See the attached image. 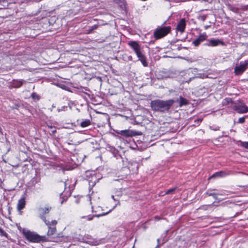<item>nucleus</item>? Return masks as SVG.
<instances>
[{
  "instance_id": "nucleus-1",
  "label": "nucleus",
  "mask_w": 248,
  "mask_h": 248,
  "mask_svg": "<svg viewBox=\"0 0 248 248\" xmlns=\"http://www.w3.org/2000/svg\"><path fill=\"white\" fill-rule=\"evenodd\" d=\"M174 102L173 99L166 101L155 100L151 101V107L154 110L165 112L170 109Z\"/></svg>"
},
{
  "instance_id": "nucleus-2",
  "label": "nucleus",
  "mask_w": 248,
  "mask_h": 248,
  "mask_svg": "<svg viewBox=\"0 0 248 248\" xmlns=\"http://www.w3.org/2000/svg\"><path fill=\"white\" fill-rule=\"evenodd\" d=\"M22 233L26 239L31 243H40L49 241L48 237L46 236H41L35 232L25 229H23Z\"/></svg>"
},
{
  "instance_id": "nucleus-3",
  "label": "nucleus",
  "mask_w": 248,
  "mask_h": 248,
  "mask_svg": "<svg viewBox=\"0 0 248 248\" xmlns=\"http://www.w3.org/2000/svg\"><path fill=\"white\" fill-rule=\"evenodd\" d=\"M128 45L133 49L142 65L145 67L147 66L148 63L146 62V59L141 51L140 45L135 41L129 42Z\"/></svg>"
},
{
  "instance_id": "nucleus-4",
  "label": "nucleus",
  "mask_w": 248,
  "mask_h": 248,
  "mask_svg": "<svg viewBox=\"0 0 248 248\" xmlns=\"http://www.w3.org/2000/svg\"><path fill=\"white\" fill-rule=\"evenodd\" d=\"M170 30L171 27L170 26L158 27L154 31V37L156 39H160L167 35Z\"/></svg>"
},
{
  "instance_id": "nucleus-5",
  "label": "nucleus",
  "mask_w": 248,
  "mask_h": 248,
  "mask_svg": "<svg viewBox=\"0 0 248 248\" xmlns=\"http://www.w3.org/2000/svg\"><path fill=\"white\" fill-rule=\"evenodd\" d=\"M248 66V60L240 62L234 68V73L236 75H241L247 69Z\"/></svg>"
},
{
  "instance_id": "nucleus-6",
  "label": "nucleus",
  "mask_w": 248,
  "mask_h": 248,
  "mask_svg": "<svg viewBox=\"0 0 248 248\" xmlns=\"http://www.w3.org/2000/svg\"><path fill=\"white\" fill-rule=\"evenodd\" d=\"M123 162V165H126L128 169L131 170L133 173L136 172L139 169V163L136 161H129L127 162V159L125 158V161L124 159H122Z\"/></svg>"
},
{
  "instance_id": "nucleus-7",
  "label": "nucleus",
  "mask_w": 248,
  "mask_h": 248,
  "mask_svg": "<svg viewBox=\"0 0 248 248\" xmlns=\"http://www.w3.org/2000/svg\"><path fill=\"white\" fill-rule=\"evenodd\" d=\"M118 133L125 138L132 137L136 136L141 135L142 134L141 132L134 130H121L120 132H118Z\"/></svg>"
},
{
  "instance_id": "nucleus-8",
  "label": "nucleus",
  "mask_w": 248,
  "mask_h": 248,
  "mask_svg": "<svg viewBox=\"0 0 248 248\" xmlns=\"http://www.w3.org/2000/svg\"><path fill=\"white\" fill-rule=\"evenodd\" d=\"M148 147L147 141L142 140H137L136 143H134V146L131 147L132 149H138L142 151L146 149Z\"/></svg>"
},
{
  "instance_id": "nucleus-9",
  "label": "nucleus",
  "mask_w": 248,
  "mask_h": 248,
  "mask_svg": "<svg viewBox=\"0 0 248 248\" xmlns=\"http://www.w3.org/2000/svg\"><path fill=\"white\" fill-rule=\"evenodd\" d=\"M31 141L35 150L43 151L46 149V143L43 140H29Z\"/></svg>"
},
{
  "instance_id": "nucleus-10",
  "label": "nucleus",
  "mask_w": 248,
  "mask_h": 248,
  "mask_svg": "<svg viewBox=\"0 0 248 248\" xmlns=\"http://www.w3.org/2000/svg\"><path fill=\"white\" fill-rule=\"evenodd\" d=\"M67 162L69 163L72 168H74L75 166H78L80 163V160L78 158V155L73 154L71 155L67 158Z\"/></svg>"
},
{
  "instance_id": "nucleus-11",
  "label": "nucleus",
  "mask_w": 248,
  "mask_h": 248,
  "mask_svg": "<svg viewBox=\"0 0 248 248\" xmlns=\"http://www.w3.org/2000/svg\"><path fill=\"white\" fill-rule=\"evenodd\" d=\"M51 209V207L49 206H47L45 207H40L38 208V211L40 212L39 217L43 221L46 220L45 215L48 214Z\"/></svg>"
},
{
  "instance_id": "nucleus-12",
  "label": "nucleus",
  "mask_w": 248,
  "mask_h": 248,
  "mask_svg": "<svg viewBox=\"0 0 248 248\" xmlns=\"http://www.w3.org/2000/svg\"><path fill=\"white\" fill-rule=\"evenodd\" d=\"M196 78H215V77L214 76V74L211 73L210 70L207 71L205 72H200L197 74Z\"/></svg>"
},
{
  "instance_id": "nucleus-13",
  "label": "nucleus",
  "mask_w": 248,
  "mask_h": 248,
  "mask_svg": "<svg viewBox=\"0 0 248 248\" xmlns=\"http://www.w3.org/2000/svg\"><path fill=\"white\" fill-rule=\"evenodd\" d=\"M231 107L232 108L239 113H243L248 112V108L245 105L237 106L236 104H234V105H231Z\"/></svg>"
},
{
  "instance_id": "nucleus-14",
  "label": "nucleus",
  "mask_w": 248,
  "mask_h": 248,
  "mask_svg": "<svg viewBox=\"0 0 248 248\" xmlns=\"http://www.w3.org/2000/svg\"><path fill=\"white\" fill-rule=\"evenodd\" d=\"M186 26V21L185 18L181 19L178 23L176 30L181 33L184 32Z\"/></svg>"
},
{
  "instance_id": "nucleus-15",
  "label": "nucleus",
  "mask_w": 248,
  "mask_h": 248,
  "mask_svg": "<svg viewBox=\"0 0 248 248\" xmlns=\"http://www.w3.org/2000/svg\"><path fill=\"white\" fill-rule=\"evenodd\" d=\"M107 149L111 152L113 156L116 157L117 159H123L122 156L118 154V151L114 147L108 145L107 147Z\"/></svg>"
},
{
  "instance_id": "nucleus-16",
  "label": "nucleus",
  "mask_w": 248,
  "mask_h": 248,
  "mask_svg": "<svg viewBox=\"0 0 248 248\" xmlns=\"http://www.w3.org/2000/svg\"><path fill=\"white\" fill-rule=\"evenodd\" d=\"M219 45H224L223 41L219 39H210L209 40L208 43L205 44V45L209 46H216Z\"/></svg>"
},
{
  "instance_id": "nucleus-17",
  "label": "nucleus",
  "mask_w": 248,
  "mask_h": 248,
  "mask_svg": "<svg viewBox=\"0 0 248 248\" xmlns=\"http://www.w3.org/2000/svg\"><path fill=\"white\" fill-rule=\"evenodd\" d=\"M207 36L205 33L200 34L199 37L194 40L192 42V44L195 46H198L201 43V42L203 41L206 39Z\"/></svg>"
},
{
  "instance_id": "nucleus-18",
  "label": "nucleus",
  "mask_w": 248,
  "mask_h": 248,
  "mask_svg": "<svg viewBox=\"0 0 248 248\" xmlns=\"http://www.w3.org/2000/svg\"><path fill=\"white\" fill-rule=\"evenodd\" d=\"M26 204V201L25 197H22L20 199L17 203V209L18 210L20 211L24 208Z\"/></svg>"
},
{
  "instance_id": "nucleus-19",
  "label": "nucleus",
  "mask_w": 248,
  "mask_h": 248,
  "mask_svg": "<svg viewBox=\"0 0 248 248\" xmlns=\"http://www.w3.org/2000/svg\"><path fill=\"white\" fill-rule=\"evenodd\" d=\"M25 82L23 79L16 80L14 79L12 81V86L15 88H18L22 86L23 84Z\"/></svg>"
},
{
  "instance_id": "nucleus-20",
  "label": "nucleus",
  "mask_w": 248,
  "mask_h": 248,
  "mask_svg": "<svg viewBox=\"0 0 248 248\" xmlns=\"http://www.w3.org/2000/svg\"><path fill=\"white\" fill-rule=\"evenodd\" d=\"M116 205L115 206H114L111 209H110L107 212H103L101 214L93 215L92 217H88V220H91L93 219V217H100L106 216V215H108V214H109V213H110L112 210H113L116 208Z\"/></svg>"
},
{
  "instance_id": "nucleus-21",
  "label": "nucleus",
  "mask_w": 248,
  "mask_h": 248,
  "mask_svg": "<svg viewBox=\"0 0 248 248\" xmlns=\"http://www.w3.org/2000/svg\"><path fill=\"white\" fill-rule=\"evenodd\" d=\"M228 174L224 171H220L214 173L210 177V179H213L217 177H222L226 176Z\"/></svg>"
},
{
  "instance_id": "nucleus-22",
  "label": "nucleus",
  "mask_w": 248,
  "mask_h": 248,
  "mask_svg": "<svg viewBox=\"0 0 248 248\" xmlns=\"http://www.w3.org/2000/svg\"><path fill=\"white\" fill-rule=\"evenodd\" d=\"M44 222L47 226L48 230L49 229V228H53V226H56L58 223L56 220H52L51 221L46 220H45Z\"/></svg>"
},
{
  "instance_id": "nucleus-23",
  "label": "nucleus",
  "mask_w": 248,
  "mask_h": 248,
  "mask_svg": "<svg viewBox=\"0 0 248 248\" xmlns=\"http://www.w3.org/2000/svg\"><path fill=\"white\" fill-rule=\"evenodd\" d=\"M56 226H53V228H49L47 232V236L48 237H52L56 233Z\"/></svg>"
},
{
  "instance_id": "nucleus-24",
  "label": "nucleus",
  "mask_w": 248,
  "mask_h": 248,
  "mask_svg": "<svg viewBox=\"0 0 248 248\" xmlns=\"http://www.w3.org/2000/svg\"><path fill=\"white\" fill-rule=\"evenodd\" d=\"M176 102H178L180 107H182L184 105H186L188 104V101L182 96H180L179 99H177Z\"/></svg>"
},
{
  "instance_id": "nucleus-25",
  "label": "nucleus",
  "mask_w": 248,
  "mask_h": 248,
  "mask_svg": "<svg viewBox=\"0 0 248 248\" xmlns=\"http://www.w3.org/2000/svg\"><path fill=\"white\" fill-rule=\"evenodd\" d=\"M222 105L223 106H229L231 107V105H234L232 100L230 98H226L222 101Z\"/></svg>"
},
{
  "instance_id": "nucleus-26",
  "label": "nucleus",
  "mask_w": 248,
  "mask_h": 248,
  "mask_svg": "<svg viewBox=\"0 0 248 248\" xmlns=\"http://www.w3.org/2000/svg\"><path fill=\"white\" fill-rule=\"evenodd\" d=\"M215 189H208L205 194L209 196H212L215 200L217 199V195L218 194L214 192Z\"/></svg>"
},
{
  "instance_id": "nucleus-27",
  "label": "nucleus",
  "mask_w": 248,
  "mask_h": 248,
  "mask_svg": "<svg viewBox=\"0 0 248 248\" xmlns=\"http://www.w3.org/2000/svg\"><path fill=\"white\" fill-rule=\"evenodd\" d=\"M90 124H91L90 120H88V119H85L81 122L80 125L82 127H86L88 126Z\"/></svg>"
},
{
  "instance_id": "nucleus-28",
  "label": "nucleus",
  "mask_w": 248,
  "mask_h": 248,
  "mask_svg": "<svg viewBox=\"0 0 248 248\" xmlns=\"http://www.w3.org/2000/svg\"><path fill=\"white\" fill-rule=\"evenodd\" d=\"M238 143V144H240L242 147H244L246 149L248 150V142L247 141H242L241 140H237Z\"/></svg>"
},
{
  "instance_id": "nucleus-29",
  "label": "nucleus",
  "mask_w": 248,
  "mask_h": 248,
  "mask_svg": "<svg viewBox=\"0 0 248 248\" xmlns=\"http://www.w3.org/2000/svg\"><path fill=\"white\" fill-rule=\"evenodd\" d=\"M31 97L34 100H39L40 99V97L36 93H33L31 94Z\"/></svg>"
},
{
  "instance_id": "nucleus-30",
  "label": "nucleus",
  "mask_w": 248,
  "mask_h": 248,
  "mask_svg": "<svg viewBox=\"0 0 248 248\" xmlns=\"http://www.w3.org/2000/svg\"><path fill=\"white\" fill-rule=\"evenodd\" d=\"M98 27V25L97 24L94 25L91 27H89V29L88 31V33H91L93 30H96Z\"/></svg>"
},
{
  "instance_id": "nucleus-31",
  "label": "nucleus",
  "mask_w": 248,
  "mask_h": 248,
  "mask_svg": "<svg viewBox=\"0 0 248 248\" xmlns=\"http://www.w3.org/2000/svg\"><path fill=\"white\" fill-rule=\"evenodd\" d=\"M124 141L125 142H126L128 144H130V148H131V147L132 146H134V143H136L137 142V140H129L128 141V140H124Z\"/></svg>"
},
{
  "instance_id": "nucleus-32",
  "label": "nucleus",
  "mask_w": 248,
  "mask_h": 248,
  "mask_svg": "<svg viewBox=\"0 0 248 248\" xmlns=\"http://www.w3.org/2000/svg\"><path fill=\"white\" fill-rule=\"evenodd\" d=\"M176 189V188H172L168 189L165 191V194H171L175 191Z\"/></svg>"
},
{
  "instance_id": "nucleus-33",
  "label": "nucleus",
  "mask_w": 248,
  "mask_h": 248,
  "mask_svg": "<svg viewBox=\"0 0 248 248\" xmlns=\"http://www.w3.org/2000/svg\"><path fill=\"white\" fill-rule=\"evenodd\" d=\"M67 106H64L60 108H58L57 111L58 112H60L62 111H66V110H67Z\"/></svg>"
},
{
  "instance_id": "nucleus-34",
  "label": "nucleus",
  "mask_w": 248,
  "mask_h": 248,
  "mask_svg": "<svg viewBox=\"0 0 248 248\" xmlns=\"http://www.w3.org/2000/svg\"><path fill=\"white\" fill-rule=\"evenodd\" d=\"M246 117H247V116H245V117H242L238 119L237 123H240V124H243L245 122V119H246Z\"/></svg>"
},
{
  "instance_id": "nucleus-35",
  "label": "nucleus",
  "mask_w": 248,
  "mask_h": 248,
  "mask_svg": "<svg viewBox=\"0 0 248 248\" xmlns=\"http://www.w3.org/2000/svg\"><path fill=\"white\" fill-rule=\"evenodd\" d=\"M202 118H199L198 119L195 120V122L196 123L198 124V125H199L202 122Z\"/></svg>"
},
{
  "instance_id": "nucleus-36",
  "label": "nucleus",
  "mask_w": 248,
  "mask_h": 248,
  "mask_svg": "<svg viewBox=\"0 0 248 248\" xmlns=\"http://www.w3.org/2000/svg\"><path fill=\"white\" fill-rule=\"evenodd\" d=\"M111 198H112V199L114 201H118V203H117V204H116L114 206H115L116 205V206H117L118 204H119V205H120V203L119 201L118 200H117V199H115V198H114V196L112 195V196H111Z\"/></svg>"
},
{
  "instance_id": "nucleus-37",
  "label": "nucleus",
  "mask_w": 248,
  "mask_h": 248,
  "mask_svg": "<svg viewBox=\"0 0 248 248\" xmlns=\"http://www.w3.org/2000/svg\"><path fill=\"white\" fill-rule=\"evenodd\" d=\"M206 18V16L205 15H203L202 16H201V19L202 21H204Z\"/></svg>"
},
{
  "instance_id": "nucleus-38",
  "label": "nucleus",
  "mask_w": 248,
  "mask_h": 248,
  "mask_svg": "<svg viewBox=\"0 0 248 248\" xmlns=\"http://www.w3.org/2000/svg\"><path fill=\"white\" fill-rule=\"evenodd\" d=\"M91 143L93 145V148H95V149H98V148L100 147L99 146H96V147H94V141H92Z\"/></svg>"
},
{
  "instance_id": "nucleus-39",
  "label": "nucleus",
  "mask_w": 248,
  "mask_h": 248,
  "mask_svg": "<svg viewBox=\"0 0 248 248\" xmlns=\"http://www.w3.org/2000/svg\"><path fill=\"white\" fill-rule=\"evenodd\" d=\"M241 213V212H237L234 215V217H236V216H237L238 215L240 214Z\"/></svg>"
},
{
  "instance_id": "nucleus-40",
  "label": "nucleus",
  "mask_w": 248,
  "mask_h": 248,
  "mask_svg": "<svg viewBox=\"0 0 248 248\" xmlns=\"http://www.w3.org/2000/svg\"><path fill=\"white\" fill-rule=\"evenodd\" d=\"M66 199H63L61 201V204H62L63 203V202L64 201H65L66 200Z\"/></svg>"
},
{
  "instance_id": "nucleus-41",
  "label": "nucleus",
  "mask_w": 248,
  "mask_h": 248,
  "mask_svg": "<svg viewBox=\"0 0 248 248\" xmlns=\"http://www.w3.org/2000/svg\"><path fill=\"white\" fill-rule=\"evenodd\" d=\"M167 232H168V231H166V232L164 233V237L166 236Z\"/></svg>"
},
{
  "instance_id": "nucleus-42",
  "label": "nucleus",
  "mask_w": 248,
  "mask_h": 248,
  "mask_svg": "<svg viewBox=\"0 0 248 248\" xmlns=\"http://www.w3.org/2000/svg\"><path fill=\"white\" fill-rule=\"evenodd\" d=\"M157 243H158V245H157V246H159V244L160 239H159V238H158V239H157Z\"/></svg>"
},
{
  "instance_id": "nucleus-43",
  "label": "nucleus",
  "mask_w": 248,
  "mask_h": 248,
  "mask_svg": "<svg viewBox=\"0 0 248 248\" xmlns=\"http://www.w3.org/2000/svg\"><path fill=\"white\" fill-rule=\"evenodd\" d=\"M62 185H63L64 186H65V185H66V183L65 182H63V183H62Z\"/></svg>"
},
{
  "instance_id": "nucleus-44",
  "label": "nucleus",
  "mask_w": 248,
  "mask_h": 248,
  "mask_svg": "<svg viewBox=\"0 0 248 248\" xmlns=\"http://www.w3.org/2000/svg\"><path fill=\"white\" fill-rule=\"evenodd\" d=\"M3 232V230H2V228H1L0 227V232Z\"/></svg>"
},
{
  "instance_id": "nucleus-45",
  "label": "nucleus",
  "mask_w": 248,
  "mask_h": 248,
  "mask_svg": "<svg viewBox=\"0 0 248 248\" xmlns=\"http://www.w3.org/2000/svg\"><path fill=\"white\" fill-rule=\"evenodd\" d=\"M86 242H87V243H89H89H91V242H92L91 241L89 240V241H86Z\"/></svg>"
},
{
  "instance_id": "nucleus-46",
  "label": "nucleus",
  "mask_w": 248,
  "mask_h": 248,
  "mask_svg": "<svg viewBox=\"0 0 248 248\" xmlns=\"http://www.w3.org/2000/svg\"><path fill=\"white\" fill-rule=\"evenodd\" d=\"M209 27L208 26H206L204 27L205 29H207V28Z\"/></svg>"
},
{
  "instance_id": "nucleus-47",
  "label": "nucleus",
  "mask_w": 248,
  "mask_h": 248,
  "mask_svg": "<svg viewBox=\"0 0 248 248\" xmlns=\"http://www.w3.org/2000/svg\"><path fill=\"white\" fill-rule=\"evenodd\" d=\"M190 71H188L186 73H187L188 75L190 74Z\"/></svg>"
},
{
  "instance_id": "nucleus-48",
  "label": "nucleus",
  "mask_w": 248,
  "mask_h": 248,
  "mask_svg": "<svg viewBox=\"0 0 248 248\" xmlns=\"http://www.w3.org/2000/svg\"><path fill=\"white\" fill-rule=\"evenodd\" d=\"M62 193H61V194H60V198H61V199L62 198Z\"/></svg>"
},
{
  "instance_id": "nucleus-49",
  "label": "nucleus",
  "mask_w": 248,
  "mask_h": 248,
  "mask_svg": "<svg viewBox=\"0 0 248 248\" xmlns=\"http://www.w3.org/2000/svg\"><path fill=\"white\" fill-rule=\"evenodd\" d=\"M27 161V159H26L24 160V161Z\"/></svg>"
},
{
  "instance_id": "nucleus-50",
  "label": "nucleus",
  "mask_w": 248,
  "mask_h": 248,
  "mask_svg": "<svg viewBox=\"0 0 248 248\" xmlns=\"http://www.w3.org/2000/svg\"><path fill=\"white\" fill-rule=\"evenodd\" d=\"M94 141H95L96 143H97V142L96 140H94Z\"/></svg>"
},
{
  "instance_id": "nucleus-51",
  "label": "nucleus",
  "mask_w": 248,
  "mask_h": 248,
  "mask_svg": "<svg viewBox=\"0 0 248 248\" xmlns=\"http://www.w3.org/2000/svg\"><path fill=\"white\" fill-rule=\"evenodd\" d=\"M114 1H116L117 0H114Z\"/></svg>"
}]
</instances>
